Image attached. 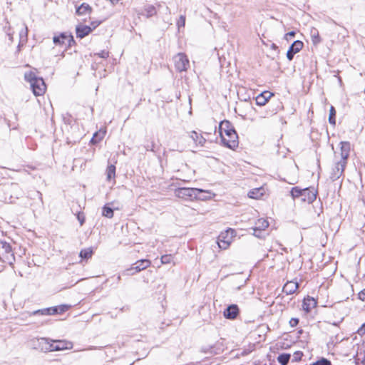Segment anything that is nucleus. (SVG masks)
<instances>
[{
  "mask_svg": "<svg viewBox=\"0 0 365 365\" xmlns=\"http://www.w3.org/2000/svg\"><path fill=\"white\" fill-rule=\"evenodd\" d=\"M312 365H331V363L329 360L325 358H322L321 359L313 363Z\"/></svg>",
  "mask_w": 365,
  "mask_h": 365,
  "instance_id": "37",
  "label": "nucleus"
},
{
  "mask_svg": "<svg viewBox=\"0 0 365 365\" xmlns=\"http://www.w3.org/2000/svg\"><path fill=\"white\" fill-rule=\"evenodd\" d=\"M336 110L334 106H331L329 110V122L331 125L336 124Z\"/></svg>",
  "mask_w": 365,
  "mask_h": 365,
  "instance_id": "33",
  "label": "nucleus"
},
{
  "mask_svg": "<svg viewBox=\"0 0 365 365\" xmlns=\"http://www.w3.org/2000/svg\"><path fill=\"white\" fill-rule=\"evenodd\" d=\"M107 180H110L115 176V166L114 165H110L108 166L106 170Z\"/></svg>",
  "mask_w": 365,
  "mask_h": 365,
  "instance_id": "29",
  "label": "nucleus"
},
{
  "mask_svg": "<svg viewBox=\"0 0 365 365\" xmlns=\"http://www.w3.org/2000/svg\"><path fill=\"white\" fill-rule=\"evenodd\" d=\"M24 78L30 83L31 88L35 96H42L45 93L46 87L43 78L36 77L31 71L26 73Z\"/></svg>",
  "mask_w": 365,
  "mask_h": 365,
  "instance_id": "1",
  "label": "nucleus"
},
{
  "mask_svg": "<svg viewBox=\"0 0 365 365\" xmlns=\"http://www.w3.org/2000/svg\"><path fill=\"white\" fill-rule=\"evenodd\" d=\"M304 43L299 40L294 41L292 44L289 46L287 52V58L289 61H292L294 55L299 52L303 48Z\"/></svg>",
  "mask_w": 365,
  "mask_h": 365,
  "instance_id": "9",
  "label": "nucleus"
},
{
  "mask_svg": "<svg viewBox=\"0 0 365 365\" xmlns=\"http://www.w3.org/2000/svg\"><path fill=\"white\" fill-rule=\"evenodd\" d=\"M0 259L9 265H12L15 262L14 254L10 244L4 241L0 242Z\"/></svg>",
  "mask_w": 365,
  "mask_h": 365,
  "instance_id": "2",
  "label": "nucleus"
},
{
  "mask_svg": "<svg viewBox=\"0 0 365 365\" xmlns=\"http://www.w3.org/2000/svg\"><path fill=\"white\" fill-rule=\"evenodd\" d=\"M98 56L101 58H106L108 57V52L106 51H102L101 53H98Z\"/></svg>",
  "mask_w": 365,
  "mask_h": 365,
  "instance_id": "47",
  "label": "nucleus"
},
{
  "mask_svg": "<svg viewBox=\"0 0 365 365\" xmlns=\"http://www.w3.org/2000/svg\"><path fill=\"white\" fill-rule=\"evenodd\" d=\"M101 22H93L92 23V26H93V29H95L96 26H98L99 24H100Z\"/></svg>",
  "mask_w": 365,
  "mask_h": 365,
  "instance_id": "50",
  "label": "nucleus"
},
{
  "mask_svg": "<svg viewBox=\"0 0 365 365\" xmlns=\"http://www.w3.org/2000/svg\"><path fill=\"white\" fill-rule=\"evenodd\" d=\"M346 163V162H344V160H340L336 163L330 175V178L332 181L338 180L342 175Z\"/></svg>",
  "mask_w": 365,
  "mask_h": 365,
  "instance_id": "7",
  "label": "nucleus"
},
{
  "mask_svg": "<svg viewBox=\"0 0 365 365\" xmlns=\"http://www.w3.org/2000/svg\"><path fill=\"white\" fill-rule=\"evenodd\" d=\"M166 11L170 13V9L168 6L166 7Z\"/></svg>",
  "mask_w": 365,
  "mask_h": 365,
  "instance_id": "54",
  "label": "nucleus"
},
{
  "mask_svg": "<svg viewBox=\"0 0 365 365\" xmlns=\"http://www.w3.org/2000/svg\"><path fill=\"white\" fill-rule=\"evenodd\" d=\"M232 131H235V130L229 120H225L220 123V133L221 137L222 134H227Z\"/></svg>",
  "mask_w": 365,
  "mask_h": 365,
  "instance_id": "16",
  "label": "nucleus"
},
{
  "mask_svg": "<svg viewBox=\"0 0 365 365\" xmlns=\"http://www.w3.org/2000/svg\"><path fill=\"white\" fill-rule=\"evenodd\" d=\"M98 135L97 133H95V134H94V135H93V137L92 138V139H91V143L92 144H96V143H97V142H98V141L96 140V135Z\"/></svg>",
  "mask_w": 365,
  "mask_h": 365,
  "instance_id": "49",
  "label": "nucleus"
},
{
  "mask_svg": "<svg viewBox=\"0 0 365 365\" xmlns=\"http://www.w3.org/2000/svg\"><path fill=\"white\" fill-rule=\"evenodd\" d=\"M144 11L146 13V17L149 18L156 14L157 11L153 5H146L144 7Z\"/></svg>",
  "mask_w": 365,
  "mask_h": 365,
  "instance_id": "27",
  "label": "nucleus"
},
{
  "mask_svg": "<svg viewBox=\"0 0 365 365\" xmlns=\"http://www.w3.org/2000/svg\"><path fill=\"white\" fill-rule=\"evenodd\" d=\"M269 226V222L264 219H259L256 222V226L252 228L254 231H262L264 230Z\"/></svg>",
  "mask_w": 365,
  "mask_h": 365,
  "instance_id": "23",
  "label": "nucleus"
},
{
  "mask_svg": "<svg viewBox=\"0 0 365 365\" xmlns=\"http://www.w3.org/2000/svg\"><path fill=\"white\" fill-rule=\"evenodd\" d=\"M91 7L88 4L83 3L76 9V14L78 15H83L88 12H91Z\"/></svg>",
  "mask_w": 365,
  "mask_h": 365,
  "instance_id": "26",
  "label": "nucleus"
},
{
  "mask_svg": "<svg viewBox=\"0 0 365 365\" xmlns=\"http://www.w3.org/2000/svg\"><path fill=\"white\" fill-rule=\"evenodd\" d=\"M56 307L58 308V313L61 314V313L66 312V310H68V308L70 307V306L66 305V304H63V305H61V306H56Z\"/></svg>",
  "mask_w": 365,
  "mask_h": 365,
  "instance_id": "41",
  "label": "nucleus"
},
{
  "mask_svg": "<svg viewBox=\"0 0 365 365\" xmlns=\"http://www.w3.org/2000/svg\"><path fill=\"white\" fill-rule=\"evenodd\" d=\"M58 313V308L56 307H52L49 308H45L42 309H38L34 312H29L26 313L29 317L35 316V315H53Z\"/></svg>",
  "mask_w": 365,
  "mask_h": 365,
  "instance_id": "11",
  "label": "nucleus"
},
{
  "mask_svg": "<svg viewBox=\"0 0 365 365\" xmlns=\"http://www.w3.org/2000/svg\"><path fill=\"white\" fill-rule=\"evenodd\" d=\"M9 38H10V40H12V38H13L12 35H11V34H9Z\"/></svg>",
  "mask_w": 365,
  "mask_h": 365,
  "instance_id": "52",
  "label": "nucleus"
},
{
  "mask_svg": "<svg viewBox=\"0 0 365 365\" xmlns=\"http://www.w3.org/2000/svg\"><path fill=\"white\" fill-rule=\"evenodd\" d=\"M93 29L86 25L79 24L76 28V33L77 38H83L88 35Z\"/></svg>",
  "mask_w": 365,
  "mask_h": 365,
  "instance_id": "14",
  "label": "nucleus"
},
{
  "mask_svg": "<svg viewBox=\"0 0 365 365\" xmlns=\"http://www.w3.org/2000/svg\"><path fill=\"white\" fill-rule=\"evenodd\" d=\"M359 298L361 300V301H364L365 302V289L361 290L359 293Z\"/></svg>",
  "mask_w": 365,
  "mask_h": 365,
  "instance_id": "46",
  "label": "nucleus"
},
{
  "mask_svg": "<svg viewBox=\"0 0 365 365\" xmlns=\"http://www.w3.org/2000/svg\"><path fill=\"white\" fill-rule=\"evenodd\" d=\"M317 196V192L314 188H304L302 189V195H301V201L307 202L308 203H312L315 199Z\"/></svg>",
  "mask_w": 365,
  "mask_h": 365,
  "instance_id": "10",
  "label": "nucleus"
},
{
  "mask_svg": "<svg viewBox=\"0 0 365 365\" xmlns=\"http://www.w3.org/2000/svg\"><path fill=\"white\" fill-rule=\"evenodd\" d=\"M185 24V16L181 15L177 22L178 28L184 27Z\"/></svg>",
  "mask_w": 365,
  "mask_h": 365,
  "instance_id": "39",
  "label": "nucleus"
},
{
  "mask_svg": "<svg viewBox=\"0 0 365 365\" xmlns=\"http://www.w3.org/2000/svg\"><path fill=\"white\" fill-rule=\"evenodd\" d=\"M141 270H138V266H137L136 264H134L133 267H131L129 269H127L125 271V273L127 275H133V274H135L137 272H139Z\"/></svg>",
  "mask_w": 365,
  "mask_h": 365,
  "instance_id": "35",
  "label": "nucleus"
},
{
  "mask_svg": "<svg viewBox=\"0 0 365 365\" xmlns=\"http://www.w3.org/2000/svg\"><path fill=\"white\" fill-rule=\"evenodd\" d=\"M341 160L347 163L349 156L350 143L349 142H341Z\"/></svg>",
  "mask_w": 365,
  "mask_h": 365,
  "instance_id": "19",
  "label": "nucleus"
},
{
  "mask_svg": "<svg viewBox=\"0 0 365 365\" xmlns=\"http://www.w3.org/2000/svg\"><path fill=\"white\" fill-rule=\"evenodd\" d=\"M272 96L273 93L267 91L261 93L255 98L257 105L264 106Z\"/></svg>",
  "mask_w": 365,
  "mask_h": 365,
  "instance_id": "15",
  "label": "nucleus"
},
{
  "mask_svg": "<svg viewBox=\"0 0 365 365\" xmlns=\"http://www.w3.org/2000/svg\"><path fill=\"white\" fill-rule=\"evenodd\" d=\"M310 36L312 41L314 45H317L321 42L322 40L319 36V33L316 28L312 27L310 29Z\"/></svg>",
  "mask_w": 365,
  "mask_h": 365,
  "instance_id": "24",
  "label": "nucleus"
},
{
  "mask_svg": "<svg viewBox=\"0 0 365 365\" xmlns=\"http://www.w3.org/2000/svg\"><path fill=\"white\" fill-rule=\"evenodd\" d=\"M264 193V188L263 187H260L258 188H254L249 191L248 196L250 198L253 199H259L261 197Z\"/></svg>",
  "mask_w": 365,
  "mask_h": 365,
  "instance_id": "21",
  "label": "nucleus"
},
{
  "mask_svg": "<svg viewBox=\"0 0 365 365\" xmlns=\"http://www.w3.org/2000/svg\"><path fill=\"white\" fill-rule=\"evenodd\" d=\"M92 254H93L92 250L91 248H88V249L82 250L79 253V256L82 259H88V258L91 257Z\"/></svg>",
  "mask_w": 365,
  "mask_h": 365,
  "instance_id": "34",
  "label": "nucleus"
},
{
  "mask_svg": "<svg viewBox=\"0 0 365 365\" xmlns=\"http://www.w3.org/2000/svg\"><path fill=\"white\" fill-rule=\"evenodd\" d=\"M299 324V319L297 318H292L289 320V324L292 327H295Z\"/></svg>",
  "mask_w": 365,
  "mask_h": 365,
  "instance_id": "42",
  "label": "nucleus"
},
{
  "mask_svg": "<svg viewBox=\"0 0 365 365\" xmlns=\"http://www.w3.org/2000/svg\"><path fill=\"white\" fill-rule=\"evenodd\" d=\"M261 232H262V231H260V232H259V231H257V232H255V231H254L253 235H254L255 237H258V238H262V235H261Z\"/></svg>",
  "mask_w": 365,
  "mask_h": 365,
  "instance_id": "48",
  "label": "nucleus"
},
{
  "mask_svg": "<svg viewBox=\"0 0 365 365\" xmlns=\"http://www.w3.org/2000/svg\"><path fill=\"white\" fill-rule=\"evenodd\" d=\"M157 6H158V8H160L161 6L160 3L157 4Z\"/></svg>",
  "mask_w": 365,
  "mask_h": 365,
  "instance_id": "53",
  "label": "nucleus"
},
{
  "mask_svg": "<svg viewBox=\"0 0 365 365\" xmlns=\"http://www.w3.org/2000/svg\"><path fill=\"white\" fill-rule=\"evenodd\" d=\"M56 343L55 349L58 351H62L65 349H71L73 347V344L71 341L66 340H56L53 341Z\"/></svg>",
  "mask_w": 365,
  "mask_h": 365,
  "instance_id": "18",
  "label": "nucleus"
},
{
  "mask_svg": "<svg viewBox=\"0 0 365 365\" xmlns=\"http://www.w3.org/2000/svg\"><path fill=\"white\" fill-rule=\"evenodd\" d=\"M28 37V28L25 24L21 25V31H19V45L27 41Z\"/></svg>",
  "mask_w": 365,
  "mask_h": 365,
  "instance_id": "25",
  "label": "nucleus"
},
{
  "mask_svg": "<svg viewBox=\"0 0 365 365\" xmlns=\"http://www.w3.org/2000/svg\"><path fill=\"white\" fill-rule=\"evenodd\" d=\"M295 34H296L295 31H290L285 34L284 38L287 41H289L291 38L294 37Z\"/></svg>",
  "mask_w": 365,
  "mask_h": 365,
  "instance_id": "43",
  "label": "nucleus"
},
{
  "mask_svg": "<svg viewBox=\"0 0 365 365\" xmlns=\"http://www.w3.org/2000/svg\"><path fill=\"white\" fill-rule=\"evenodd\" d=\"M174 64L175 68L179 71H185L190 66V61L187 56L183 53H178L174 58Z\"/></svg>",
  "mask_w": 365,
  "mask_h": 365,
  "instance_id": "5",
  "label": "nucleus"
},
{
  "mask_svg": "<svg viewBox=\"0 0 365 365\" xmlns=\"http://www.w3.org/2000/svg\"><path fill=\"white\" fill-rule=\"evenodd\" d=\"M190 137L194 140L195 143H197L200 145H204L206 142L205 138L195 130L190 133Z\"/></svg>",
  "mask_w": 365,
  "mask_h": 365,
  "instance_id": "22",
  "label": "nucleus"
},
{
  "mask_svg": "<svg viewBox=\"0 0 365 365\" xmlns=\"http://www.w3.org/2000/svg\"><path fill=\"white\" fill-rule=\"evenodd\" d=\"M221 141L225 147L235 150L239 145L237 132L232 131L227 134H222Z\"/></svg>",
  "mask_w": 365,
  "mask_h": 365,
  "instance_id": "4",
  "label": "nucleus"
},
{
  "mask_svg": "<svg viewBox=\"0 0 365 365\" xmlns=\"http://www.w3.org/2000/svg\"><path fill=\"white\" fill-rule=\"evenodd\" d=\"M151 262L148 259H140L135 263L137 266H138V270H143L147 267H150Z\"/></svg>",
  "mask_w": 365,
  "mask_h": 365,
  "instance_id": "28",
  "label": "nucleus"
},
{
  "mask_svg": "<svg viewBox=\"0 0 365 365\" xmlns=\"http://www.w3.org/2000/svg\"><path fill=\"white\" fill-rule=\"evenodd\" d=\"M357 333L361 336L365 334V323L358 329Z\"/></svg>",
  "mask_w": 365,
  "mask_h": 365,
  "instance_id": "45",
  "label": "nucleus"
},
{
  "mask_svg": "<svg viewBox=\"0 0 365 365\" xmlns=\"http://www.w3.org/2000/svg\"><path fill=\"white\" fill-rule=\"evenodd\" d=\"M53 41L56 45H63L67 42L68 46H71V44L75 42L73 36L66 32L53 36Z\"/></svg>",
  "mask_w": 365,
  "mask_h": 365,
  "instance_id": "6",
  "label": "nucleus"
},
{
  "mask_svg": "<svg viewBox=\"0 0 365 365\" xmlns=\"http://www.w3.org/2000/svg\"><path fill=\"white\" fill-rule=\"evenodd\" d=\"M77 219L80 222L81 226H82L85 222V216L83 213L79 212L77 215Z\"/></svg>",
  "mask_w": 365,
  "mask_h": 365,
  "instance_id": "40",
  "label": "nucleus"
},
{
  "mask_svg": "<svg viewBox=\"0 0 365 365\" xmlns=\"http://www.w3.org/2000/svg\"><path fill=\"white\" fill-rule=\"evenodd\" d=\"M53 341L54 340L45 337L38 339L39 344L41 345V349L45 350V351H57L55 349L56 343H54Z\"/></svg>",
  "mask_w": 365,
  "mask_h": 365,
  "instance_id": "12",
  "label": "nucleus"
},
{
  "mask_svg": "<svg viewBox=\"0 0 365 365\" xmlns=\"http://www.w3.org/2000/svg\"><path fill=\"white\" fill-rule=\"evenodd\" d=\"M173 257L170 255H165L161 257L162 264H169L171 262Z\"/></svg>",
  "mask_w": 365,
  "mask_h": 365,
  "instance_id": "38",
  "label": "nucleus"
},
{
  "mask_svg": "<svg viewBox=\"0 0 365 365\" xmlns=\"http://www.w3.org/2000/svg\"><path fill=\"white\" fill-rule=\"evenodd\" d=\"M102 215L108 218H112L113 217V210L111 207L105 205L103 207Z\"/></svg>",
  "mask_w": 365,
  "mask_h": 365,
  "instance_id": "32",
  "label": "nucleus"
},
{
  "mask_svg": "<svg viewBox=\"0 0 365 365\" xmlns=\"http://www.w3.org/2000/svg\"><path fill=\"white\" fill-rule=\"evenodd\" d=\"M277 46H275V44H273L272 46V48H276Z\"/></svg>",
  "mask_w": 365,
  "mask_h": 365,
  "instance_id": "55",
  "label": "nucleus"
},
{
  "mask_svg": "<svg viewBox=\"0 0 365 365\" xmlns=\"http://www.w3.org/2000/svg\"><path fill=\"white\" fill-rule=\"evenodd\" d=\"M316 305L317 301L313 297H310L308 296L307 298H304L303 302V309L306 312H310L312 309L316 307Z\"/></svg>",
  "mask_w": 365,
  "mask_h": 365,
  "instance_id": "20",
  "label": "nucleus"
},
{
  "mask_svg": "<svg viewBox=\"0 0 365 365\" xmlns=\"http://www.w3.org/2000/svg\"><path fill=\"white\" fill-rule=\"evenodd\" d=\"M113 4H115L119 1V0H109Z\"/></svg>",
  "mask_w": 365,
  "mask_h": 365,
  "instance_id": "51",
  "label": "nucleus"
},
{
  "mask_svg": "<svg viewBox=\"0 0 365 365\" xmlns=\"http://www.w3.org/2000/svg\"><path fill=\"white\" fill-rule=\"evenodd\" d=\"M302 189L299 188L298 187H292L290 194L293 199L299 198L301 200Z\"/></svg>",
  "mask_w": 365,
  "mask_h": 365,
  "instance_id": "31",
  "label": "nucleus"
},
{
  "mask_svg": "<svg viewBox=\"0 0 365 365\" xmlns=\"http://www.w3.org/2000/svg\"><path fill=\"white\" fill-rule=\"evenodd\" d=\"M203 192V190L198 188L180 187L175 190V195L185 200H193L197 199L198 194Z\"/></svg>",
  "mask_w": 365,
  "mask_h": 365,
  "instance_id": "3",
  "label": "nucleus"
},
{
  "mask_svg": "<svg viewBox=\"0 0 365 365\" xmlns=\"http://www.w3.org/2000/svg\"><path fill=\"white\" fill-rule=\"evenodd\" d=\"M239 314V308L236 304L228 306L224 311L223 315L226 319H235Z\"/></svg>",
  "mask_w": 365,
  "mask_h": 365,
  "instance_id": "13",
  "label": "nucleus"
},
{
  "mask_svg": "<svg viewBox=\"0 0 365 365\" xmlns=\"http://www.w3.org/2000/svg\"><path fill=\"white\" fill-rule=\"evenodd\" d=\"M299 287L297 282L289 281L287 282L283 287V292L287 294H294Z\"/></svg>",
  "mask_w": 365,
  "mask_h": 365,
  "instance_id": "17",
  "label": "nucleus"
},
{
  "mask_svg": "<svg viewBox=\"0 0 365 365\" xmlns=\"http://www.w3.org/2000/svg\"><path fill=\"white\" fill-rule=\"evenodd\" d=\"M141 270H138V266H137L136 264H134L133 267H131L129 269H127L125 271V273L127 275H133V274H135L137 272H139Z\"/></svg>",
  "mask_w": 365,
  "mask_h": 365,
  "instance_id": "36",
  "label": "nucleus"
},
{
  "mask_svg": "<svg viewBox=\"0 0 365 365\" xmlns=\"http://www.w3.org/2000/svg\"><path fill=\"white\" fill-rule=\"evenodd\" d=\"M289 354H279L277 361L281 365H287L290 359Z\"/></svg>",
  "mask_w": 365,
  "mask_h": 365,
  "instance_id": "30",
  "label": "nucleus"
},
{
  "mask_svg": "<svg viewBox=\"0 0 365 365\" xmlns=\"http://www.w3.org/2000/svg\"><path fill=\"white\" fill-rule=\"evenodd\" d=\"M230 232L232 234L234 232V230L232 229H229L226 230L225 233L222 232L220 235L217 240V244L220 249L225 250L229 247L232 238V237H228Z\"/></svg>",
  "mask_w": 365,
  "mask_h": 365,
  "instance_id": "8",
  "label": "nucleus"
},
{
  "mask_svg": "<svg viewBox=\"0 0 365 365\" xmlns=\"http://www.w3.org/2000/svg\"><path fill=\"white\" fill-rule=\"evenodd\" d=\"M302 353L301 351H296L294 354V361H299L302 356Z\"/></svg>",
  "mask_w": 365,
  "mask_h": 365,
  "instance_id": "44",
  "label": "nucleus"
}]
</instances>
